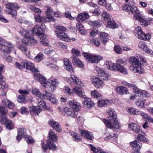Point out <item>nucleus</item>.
<instances>
[{
	"label": "nucleus",
	"instance_id": "56",
	"mask_svg": "<svg viewBox=\"0 0 153 153\" xmlns=\"http://www.w3.org/2000/svg\"><path fill=\"white\" fill-rule=\"evenodd\" d=\"M131 5H129L126 4L123 5L122 6V8L123 11L127 12L128 13H131V11L129 10L130 9V7Z\"/></svg>",
	"mask_w": 153,
	"mask_h": 153
},
{
	"label": "nucleus",
	"instance_id": "60",
	"mask_svg": "<svg viewBox=\"0 0 153 153\" xmlns=\"http://www.w3.org/2000/svg\"><path fill=\"white\" fill-rule=\"evenodd\" d=\"M117 68H118L123 66L122 65L125 64V62L123 59H119L116 62Z\"/></svg>",
	"mask_w": 153,
	"mask_h": 153
},
{
	"label": "nucleus",
	"instance_id": "37",
	"mask_svg": "<svg viewBox=\"0 0 153 153\" xmlns=\"http://www.w3.org/2000/svg\"><path fill=\"white\" fill-rule=\"evenodd\" d=\"M69 133L72 137L74 140L76 141H79L82 140V138L77 133L74 132L72 131H70L69 132Z\"/></svg>",
	"mask_w": 153,
	"mask_h": 153
},
{
	"label": "nucleus",
	"instance_id": "59",
	"mask_svg": "<svg viewBox=\"0 0 153 153\" xmlns=\"http://www.w3.org/2000/svg\"><path fill=\"white\" fill-rule=\"evenodd\" d=\"M89 42L94 45L97 47L99 46L100 44V41L98 39H94L93 40H89Z\"/></svg>",
	"mask_w": 153,
	"mask_h": 153
},
{
	"label": "nucleus",
	"instance_id": "36",
	"mask_svg": "<svg viewBox=\"0 0 153 153\" xmlns=\"http://www.w3.org/2000/svg\"><path fill=\"white\" fill-rule=\"evenodd\" d=\"M89 15L87 13H84L79 15L77 16L76 19L78 21H84L89 17Z\"/></svg>",
	"mask_w": 153,
	"mask_h": 153
},
{
	"label": "nucleus",
	"instance_id": "40",
	"mask_svg": "<svg viewBox=\"0 0 153 153\" xmlns=\"http://www.w3.org/2000/svg\"><path fill=\"white\" fill-rule=\"evenodd\" d=\"M117 27L115 22L112 19L107 22V27H108L113 29L117 28Z\"/></svg>",
	"mask_w": 153,
	"mask_h": 153
},
{
	"label": "nucleus",
	"instance_id": "15",
	"mask_svg": "<svg viewBox=\"0 0 153 153\" xmlns=\"http://www.w3.org/2000/svg\"><path fill=\"white\" fill-rule=\"evenodd\" d=\"M27 42H24V41L23 40L22 44L21 45L19 46L18 48L22 52L24 53L27 56L29 57L30 54V51L27 48Z\"/></svg>",
	"mask_w": 153,
	"mask_h": 153
},
{
	"label": "nucleus",
	"instance_id": "27",
	"mask_svg": "<svg viewBox=\"0 0 153 153\" xmlns=\"http://www.w3.org/2000/svg\"><path fill=\"white\" fill-rule=\"evenodd\" d=\"M130 9L131 10H129L131 12L130 13H128V14H133L134 18L136 19L137 17L136 16H137V15L139 16L140 14L139 11L137 9V7L134 5L131 6Z\"/></svg>",
	"mask_w": 153,
	"mask_h": 153
},
{
	"label": "nucleus",
	"instance_id": "50",
	"mask_svg": "<svg viewBox=\"0 0 153 153\" xmlns=\"http://www.w3.org/2000/svg\"><path fill=\"white\" fill-rule=\"evenodd\" d=\"M53 95L52 94L47 91H44L42 95L44 98L48 100Z\"/></svg>",
	"mask_w": 153,
	"mask_h": 153
},
{
	"label": "nucleus",
	"instance_id": "16",
	"mask_svg": "<svg viewBox=\"0 0 153 153\" xmlns=\"http://www.w3.org/2000/svg\"><path fill=\"white\" fill-rule=\"evenodd\" d=\"M142 144L140 143L137 140H135L134 141L131 142L130 143V146L132 147L134 152L131 153H139L138 152L141 149Z\"/></svg>",
	"mask_w": 153,
	"mask_h": 153
},
{
	"label": "nucleus",
	"instance_id": "42",
	"mask_svg": "<svg viewBox=\"0 0 153 153\" xmlns=\"http://www.w3.org/2000/svg\"><path fill=\"white\" fill-rule=\"evenodd\" d=\"M145 102L144 100H143L140 98L137 99L135 101V104L138 107L144 108L145 107Z\"/></svg>",
	"mask_w": 153,
	"mask_h": 153
},
{
	"label": "nucleus",
	"instance_id": "47",
	"mask_svg": "<svg viewBox=\"0 0 153 153\" xmlns=\"http://www.w3.org/2000/svg\"><path fill=\"white\" fill-rule=\"evenodd\" d=\"M41 44L43 45L47 46L48 45V38L42 34L41 35Z\"/></svg>",
	"mask_w": 153,
	"mask_h": 153
},
{
	"label": "nucleus",
	"instance_id": "64",
	"mask_svg": "<svg viewBox=\"0 0 153 153\" xmlns=\"http://www.w3.org/2000/svg\"><path fill=\"white\" fill-rule=\"evenodd\" d=\"M30 9L33 11L37 13H41V10L38 8L33 6H30Z\"/></svg>",
	"mask_w": 153,
	"mask_h": 153
},
{
	"label": "nucleus",
	"instance_id": "32",
	"mask_svg": "<svg viewBox=\"0 0 153 153\" xmlns=\"http://www.w3.org/2000/svg\"><path fill=\"white\" fill-rule=\"evenodd\" d=\"M82 104L85 107L91 108L94 105V103L91 99L85 98V100L82 102Z\"/></svg>",
	"mask_w": 153,
	"mask_h": 153
},
{
	"label": "nucleus",
	"instance_id": "51",
	"mask_svg": "<svg viewBox=\"0 0 153 153\" xmlns=\"http://www.w3.org/2000/svg\"><path fill=\"white\" fill-rule=\"evenodd\" d=\"M77 28L79 30L80 33L82 35L85 34V30L82 24L78 23L76 25Z\"/></svg>",
	"mask_w": 153,
	"mask_h": 153
},
{
	"label": "nucleus",
	"instance_id": "26",
	"mask_svg": "<svg viewBox=\"0 0 153 153\" xmlns=\"http://www.w3.org/2000/svg\"><path fill=\"white\" fill-rule=\"evenodd\" d=\"M32 31L33 34L37 36L42 35L43 34L42 29L41 27L38 25H35L33 28Z\"/></svg>",
	"mask_w": 153,
	"mask_h": 153
},
{
	"label": "nucleus",
	"instance_id": "31",
	"mask_svg": "<svg viewBox=\"0 0 153 153\" xmlns=\"http://www.w3.org/2000/svg\"><path fill=\"white\" fill-rule=\"evenodd\" d=\"M104 66L107 68L111 70L114 71L117 70L116 65L111 61H106Z\"/></svg>",
	"mask_w": 153,
	"mask_h": 153
},
{
	"label": "nucleus",
	"instance_id": "8",
	"mask_svg": "<svg viewBox=\"0 0 153 153\" xmlns=\"http://www.w3.org/2000/svg\"><path fill=\"white\" fill-rule=\"evenodd\" d=\"M134 34L138 39L145 41L148 40L151 37L149 33L145 34L143 32L140 27H137L135 29Z\"/></svg>",
	"mask_w": 153,
	"mask_h": 153
},
{
	"label": "nucleus",
	"instance_id": "11",
	"mask_svg": "<svg viewBox=\"0 0 153 153\" xmlns=\"http://www.w3.org/2000/svg\"><path fill=\"white\" fill-rule=\"evenodd\" d=\"M14 48L13 46L12 43L5 40L4 43H2L0 45V49L5 55L10 53Z\"/></svg>",
	"mask_w": 153,
	"mask_h": 153
},
{
	"label": "nucleus",
	"instance_id": "3",
	"mask_svg": "<svg viewBox=\"0 0 153 153\" xmlns=\"http://www.w3.org/2000/svg\"><path fill=\"white\" fill-rule=\"evenodd\" d=\"M107 114L109 116L107 119L103 120L106 126L110 128H118L119 126L117 119V115L114 109L109 108L107 111Z\"/></svg>",
	"mask_w": 153,
	"mask_h": 153
},
{
	"label": "nucleus",
	"instance_id": "49",
	"mask_svg": "<svg viewBox=\"0 0 153 153\" xmlns=\"http://www.w3.org/2000/svg\"><path fill=\"white\" fill-rule=\"evenodd\" d=\"M121 83L122 84L126 86H128L130 88H132L134 91L135 90H137V86L135 85L129 83L124 81H122L121 82Z\"/></svg>",
	"mask_w": 153,
	"mask_h": 153
},
{
	"label": "nucleus",
	"instance_id": "22",
	"mask_svg": "<svg viewBox=\"0 0 153 153\" xmlns=\"http://www.w3.org/2000/svg\"><path fill=\"white\" fill-rule=\"evenodd\" d=\"M69 104L72 108L75 111H78L80 108V105L79 102L74 100H71L69 102Z\"/></svg>",
	"mask_w": 153,
	"mask_h": 153
},
{
	"label": "nucleus",
	"instance_id": "10",
	"mask_svg": "<svg viewBox=\"0 0 153 153\" xmlns=\"http://www.w3.org/2000/svg\"><path fill=\"white\" fill-rule=\"evenodd\" d=\"M64 90L67 93L69 94H74L75 93L80 97H82L84 94L82 89L78 86H75L74 88L72 89H71L68 86H65L64 87Z\"/></svg>",
	"mask_w": 153,
	"mask_h": 153
},
{
	"label": "nucleus",
	"instance_id": "13",
	"mask_svg": "<svg viewBox=\"0 0 153 153\" xmlns=\"http://www.w3.org/2000/svg\"><path fill=\"white\" fill-rule=\"evenodd\" d=\"M94 68L102 79L105 80L108 79V74L107 72L105 71L103 69L97 65L94 66Z\"/></svg>",
	"mask_w": 153,
	"mask_h": 153
},
{
	"label": "nucleus",
	"instance_id": "29",
	"mask_svg": "<svg viewBox=\"0 0 153 153\" xmlns=\"http://www.w3.org/2000/svg\"><path fill=\"white\" fill-rule=\"evenodd\" d=\"M136 17V20L140 21L142 25L146 26L149 25V24L150 22L149 21L146 20L145 19L141 16L140 14L139 16L137 15Z\"/></svg>",
	"mask_w": 153,
	"mask_h": 153
},
{
	"label": "nucleus",
	"instance_id": "5",
	"mask_svg": "<svg viewBox=\"0 0 153 153\" xmlns=\"http://www.w3.org/2000/svg\"><path fill=\"white\" fill-rule=\"evenodd\" d=\"M18 135L16 138L18 141H20L22 137H24L25 140L27 144L33 143L34 140L30 136H28L26 134V129L25 128H20L18 129Z\"/></svg>",
	"mask_w": 153,
	"mask_h": 153
},
{
	"label": "nucleus",
	"instance_id": "52",
	"mask_svg": "<svg viewBox=\"0 0 153 153\" xmlns=\"http://www.w3.org/2000/svg\"><path fill=\"white\" fill-rule=\"evenodd\" d=\"M140 115L144 119H146L148 121L153 123V118L149 116L147 114L143 112H140Z\"/></svg>",
	"mask_w": 153,
	"mask_h": 153
},
{
	"label": "nucleus",
	"instance_id": "41",
	"mask_svg": "<svg viewBox=\"0 0 153 153\" xmlns=\"http://www.w3.org/2000/svg\"><path fill=\"white\" fill-rule=\"evenodd\" d=\"M102 19L104 21H108L111 19L112 17L109 13L105 11H103L102 13Z\"/></svg>",
	"mask_w": 153,
	"mask_h": 153
},
{
	"label": "nucleus",
	"instance_id": "17",
	"mask_svg": "<svg viewBox=\"0 0 153 153\" xmlns=\"http://www.w3.org/2000/svg\"><path fill=\"white\" fill-rule=\"evenodd\" d=\"M24 63H25L24 68H26L27 69L29 70L32 72H34L35 73L38 72V69L35 67L33 63L27 61H24Z\"/></svg>",
	"mask_w": 153,
	"mask_h": 153
},
{
	"label": "nucleus",
	"instance_id": "18",
	"mask_svg": "<svg viewBox=\"0 0 153 153\" xmlns=\"http://www.w3.org/2000/svg\"><path fill=\"white\" fill-rule=\"evenodd\" d=\"M91 81L94 85L98 88L101 86L103 83L101 79L96 76L91 77Z\"/></svg>",
	"mask_w": 153,
	"mask_h": 153
},
{
	"label": "nucleus",
	"instance_id": "35",
	"mask_svg": "<svg viewBox=\"0 0 153 153\" xmlns=\"http://www.w3.org/2000/svg\"><path fill=\"white\" fill-rule=\"evenodd\" d=\"M64 111L68 116L74 117L75 115V111L72 108L66 107Z\"/></svg>",
	"mask_w": 153,
	"mask_h": 153
},
{
	"label": "nucleus",
	"instance_id": "25",
	"mask_svg": "<svg viewBox=\"0 0 153 153\" xmlns=\"http://www.w3.org/2000/svg\"><path fill=\"white\" fill-rule=\"evenodd\" d=\"M80 133L82 136L88 140H92L94 138L92 133L88 131L81 130Z\"/></svg>",
	"mask_w": 153,
	"mask_h": 153
},
{
	"label": "nucleus",
	"instance_id": "7",
	"mask_svg": "<svg viewBox=\"0 0 153 153\" xmlns=\"http://www.w3.org/2000/svg\"><path fill=\"white\" fill-rule=\"evenodd\" d=\"M7 9L5 10L7 14H10L12 15L13 17L16 18L17 12L16 10L19 8V7L16 4L9 2L5 5Z\"/></svg>",
	"mask_w": 153,
	"mask_h": 153
},
{
	"label": "nucleus",
	"instance_id": "53",
	"mask_svg": "<svg viewBox=\"0 0 153 153\" xmlns=\"http://www.w3.org/2000/svg\"><path fill=\"white\" fill-rule=\"evenodd\" d=\"M91 150L93 151L94 153H106L103 150L101 149H97L95 147L91 145Z\"/></svg>",
	"mask_w": 153,
	"mask_h": 153
},
{
	"label": "nucleus",
	"instance_id": "44",
	"mask_svg": "<svg viewBox=\"0 0 153 153\" xmlns=\"http://www.w3.org/2000/svg\"><path fill=\"white\" fill-rule=\"evenodd\" d=\"M91 96L93 98L100 99L102 97L101 94L96 90L91 91Z\"/></svg>",
	"mask_w": 153,
	"mask_h": 153
},
{
	"label": "nucleus",
	"instance_id": "55",
	"mask_svg": "<svg viewBox=\"0 0 153 153\" xmlns=\"http://www.w3.org/2000/svg\"><path fill=\"white\" fill-rule=\"evenodd\" d=\"M43 54L42 53H39L34 58V61L36 62H40L43 58Z\"/></svg>",
	"mask_w": 153,
	"mask_h": 153
},
{
	"label": "nucleus",
	"instance_id": "23",
	"mask_svg": "<svg viewBox=\"0 0 153 153\" xmlns=\"http://www.w3.org/2000/svg\"><path fill=\"white\" fill-rule=\"evenodd\" d=\"M129 128L136 133H139L141 131L140 126L136 123H129L128 124Z\"/></svg>",
	"mask_w": 153,
	"mask_h": 153
},
{
	"label": "nucleus",
	"instance_id": "14",
	"mask_svg": "<svg viewBox=\"0 0 153 153\" xmlns=\"http://www.w3.org/2000/svg\"><path fill=\"white\" fill-rule=\"evenodd\" d=\"M19 92L21 95L18 96V101L21 103H25L26 101L25 99L26 95L28 94L29 92L26 90H19Z\"/></svg>",
	"mask_w": 153,
	"mask_h": 153
},
{
	"label": "nucleus",
	"instance_id": "43",
	"mask_svg": "<svg viewBox=\"0 0 153 153\" xmlns=\"http://www.w3.org/2000/svg\"><path fill=\"white\" fill-rule=\"evenodd\" d=\"M19 33L23 36L25 39V41H26L27 38L30 36L29 35V32L24 28H21L19 31Z\"/></svg>",
	"mask_w": 153,
	"mask_h": 153
},
{
	"label": "nucleus",
	"instance_id": "21",
	"mask_svg": "<svg viewBox=\"0 0 153 153\" xmlns=\"http://www.w3.org/2000/svg\"><path fill=\"white\" fill-rule=\"evenodd\" d=\"M116 92L119 95H124L129 94L127 88L123 86H118L115 88Z\"/></svg>",
	"mask_w": 153,
	"mask_h": 153
},
{
	"label": "nucleus",
	"instance_id": "28",
	"mask_svg": "<svg viewBox=\"0 0 153 153\" xmlns=\"http://www.w3.org/2000/svg\"><path fill=\"white\" fill-rule=\"evenodd\" d=\"M134 92L136 94H138L140 97H142L147 98L149 96V94L147 92L144 90H141L137 86V90H135Z\"/></svg>",
	"mask_w": 153,
	"mask_h": 153
},
{
	"label": "nucleus",
	"instance_id": "54",
	"mask_svg": "<svg viewBox=\"0 0 153 153\" xmlns=\"http://www.w3.org/2000/svg\"><path fill=\"white\" fill-rule=\"evenodd\" d=\"M117 70L123 74L126 75L128 74V73L127 69L123 66L118 68H117Z\"/></svg>",
	"mask_w": 153,
	"mask_h": 153
},
{
	"label": "nucleus",
	"instance_id": "46",
	"mask_svg": "<svg viewBox=\"0 0 153 153\" xmlns=\"http://www.w3.org/2000/svg\"><path fill=\"white\" fill-rule=\"evenodd\" d=\"M34 18L35 21L39 22H43L45 20V19L44 17L39 14L34 15Z\"/></svg>",
	"mask_w": 153,
	"mask_h": 153
},
{
	"label": "nucleus",
	"instance_id": "30",
	"mask_svg": "<svg viewBox=\"0 0 153 153\" xmlns=\"http://www.w3.org/2000/svg\"><path fill=\"white\" fill-rule=\"evenodd\" d=\"M112 102V101L110 100H98L97 102L98 106L100 107L108 105Z\"/></svg>",
	"mask_w": 153,
	"mask_h": 153
},
{
	"label": "nucleus",
	"instance_id": "6",
	"mask_svg": "<svg viewBox=\"0 0 153 153\" xmlns=\"http://www.w3.org/2000/svg\"><path fill=\"white\" fill-rule=\"evenodd\" d=\"M39 106H33L30 107V111L34 113L35 115H38L42 110V108L44 109L50 110L49 108H47L46 104L43 101L42 98H40L38 99V102Z\"/></svg>",
	"mask_w": 153,
	"mask_h": 153
},
{
	"label": "nucleus",
	"instance_id": "45",
	"mask_svg": "<svg viewBox=\"0 0 153 153\" xmlns=\"http://www.w3.org/2000/svg\"><path fill=\"white\" fill-rule=\"evenodd\" d=\"M1 73H0V89H4L7 87L8 85L3 81L4 77L2 75Z\"/></svg>",
	"mask_w": 153,
	"mask_h": 153
},
{
	"label": "nucleus",
	"instance_id": "4",
	"mask_svg": "<svg viewBox=\"0 0 153 153\" xmlns=\"http://www.w3.org/2000/svg\"><path fill=\"white\" fill-rule=\"evenodd\" d=\"M48 136V138L47 140V144H44L42 141L41 142L42 149L45 151L48 149L53 151H55L57 149V147L53 141H57L58 140V137L52 130H50L49 131Z\"/></svg>",
	"mask_w": 153,
	"mask_h": 153
},
{
	"label": "nucleus",
	"instance_id": "24",
	"mask_svg": "<svg viewBox=\"0 0 153 153\" xmlns=\"http://www.w3.org/2000/svg\"><path fill=\"white\" fill-rule=\"evenodd\" d=\"M48 123L52 128H54L56 131L59 132H61L62 131L60 126L58 123L54 120H51L49 121Z\"/></svg>",
	"mask_w": 153,
	"mask_h": 153
},
{
	"label": "nucleus",
	"instance_id": "12",
	"mask_svg": "<svg viewBox=\"0 0 153 153\" xmlns=\"http://www.w3.org/2000/svg\"><path fill=\"white\" fill-rule=\"evenodd\" d=\"M0 123L3 124H6V127L9 130L13 129L14 128L12 121L9 119L7 117H5L3 118L1 117L0 118Z\"/></svg>",
	"mask_w": 153,
	"mask_h": 153
},
{
	"label": "nucleus",
	"instance_id": "34",
	"mask_svg": "<svg viewBox=\"0 0 153 153\" xmlns=\"http://www.w3.org/2000/svg\"><path fill=\"white\" fill-rule=\"evenodd\" d=\"M72 63L73 64L76 66H79L81 68H83L84 65L79 59L76 57L73 58Z\"/></svg>",
	"mask_w": 153,
	"mask_h": 153
},
{
	"label": "nucleus",
	"instance_id": "19",
	"mask_svg": "<svg viewBox=\"0 0 153 153\" xmlns=\"http://www.w3.org/2000/svg\"><path fill=\"white\" fill-rule=\"evenodd\" d=\"M138 47L145 52L153 55V51L147 47L145 42L143 41L140 42L138 44Z\"/></svg>",
	"mask_w": 153,
	"mask_h": 153
},
{
	"label": "nucleus",
	"instance_id": "48",
	"mask_svg": "<svg viewBox=\"0 0 153 153\" xmlns=\"http://www.w3.org/2000/svg\"><path fill=\"white\" fill-rule=\"evenodd\" d=\"M32 92L33 94L37 97L39 99L42 98V96L39 91L36 88H33L32 89Z\"/></svg>",
	"mask_w": 153,
	"mask_h": 153
},
{
	"label": "nucleus",
	"instance_id": "58",
	"mask_svg": "<svg viewBox=\"0 0 153 153\" xmlns=\"http://www.w3.org/2000/svg\"><path fill=\"white\" fill-rule=\"evenodd\" d=\"M25 41L27 42V43L29 42L32 45H34L35 44L37 43L36 40L30 36H29L28 38H27L26 41Z\"/></svg>",
	"mask_w": 153,
	"mask_h": 153
},
{
	"label": "nucleus",
	"instance_id": "39",
	"mask_svg": "<svg viewBox=\"0 0 153 153\" xmlns=\"http://www.w3.org/2000/svg\"><path fill=\"white\" fill-rule=\"evenodd\" d=\"M127 112L130 114L136 115L140 114L141 111L139 112L138 110L133 107H129L127 109Z\"/></svg>",
	"mask_w": 153,
	"mask_h": 153
},
{
	"label": "nucleus",
	"instance_id": "20",
	"mask_svg": "<svg viewBox=\"0 0 153 153\" xmlns=\"http://www.w3.org/2000/svg\"><path fill=\"white\" fill-rule=\"evenodd\" d=\"M55 33L56 36L62 40L67 42L71 41V38L66 33L62 32H59L58 31H56Z\"/></svg>",
	"mask_w": 153,
	"mask_h": 153
},
{
	"label": "nucleus",
	"instance_id": "38",
	"mask_svg": "<svg viewBox=\"0 0 153 153\" xmlns=\"http://www.w3.org/2000/svg\"><path fill=\"white\" fill-rule=\"evenodd\" d=\"M100 36L101 38V40L102 43L104 45H105L108 41V39L106 38L108 36V34L105 32H101L100 33Z\"/></svg>",
	"mask_w": 153,
	"mask_h": 153
},
{
	"label": "nucleus",
	"instance_id": "9",
	"mask_svg": "<svg viewBox=\"0 0 153 153\" xmlns=\"http://www.w3.org/2000/svg\"><path fill=\"white\" fill-rule=\"evenodd\" d=\"M82 55L87 62L90 63H97L103 59L100 56L95 55L88 53H84Z\"/></svg>",
	"mask_w": 153,
	"mask_h": 153
},
{
	"label": "nucleus",
	"instance_id": "61",
	"mask_svg": "<svg viewBox=\"0 0 153 153\" xmlns=\"http://www.w3.org/2000/svg\"><path fill=\"white\" fill-rule=\"evenodd\" d=\"M7 112L8 111L7 108L4 107L0 106V114L1 116L5 115Z\"/></svg>",
	"mask_w": 153,
	"mask_h": 153
},
{
	"label": "nucleus",
	"instance_id": "2",
	"mask_svg": "<svg viewBox=\"0 0 153 153\" xmlns=\"http://www.w3.org/2000/svg\"><path fill=\"white\" fill-rule=\"evenodd\" d=\"M139 59L143 62H146V59L143 58L140 55L137 54L135 56H132L129 58V62L132 64L130 67V69L134 73L143 74L144 72L143 67L144 65L139 61Z\"/></svg>",
	"mask_w": 153,
	"mask_h": 153
},
{
	"label": "nucleus",
	"instance_id": "62",
	"mask_svg": "<svg viewBox=\"0 0 153 153\" xmlns=\"http://www.w3.org/2000/svg\"><path fill=\"white\" fill-rule=\"evenodd\" d=\"M71 52L74 56H79L80 55V52L78 50L73 48L71 50Z\"/></svg>",
	"mask_w": 153,
	"mask_h": 153
},
{
	"label": "nucleus",
	"instance_id": "33",
	"mask_svg": "<svg viewBox=\"0 0 153 153\" xmlns=\"http://www.w3.org/2000/svg\"><path fill=\"white\" fill-rule=\"evenodd\" d=\"M72 85H81L82 82L80 79L74 74H71Z\"/></svg>",
	"mask_w": 153,
	"mask_h": 153
},
{
	"label": "nucleus",
	"instance_id": "57",
	"mask_svg": "<svg viewBox=\"0 0 153 153\" xmlns=\"http://www.w3.org/2000/svg\"><path fill=\"white\" fill-rule=\"evenodd\" d=\"M25 64L24 61L21 62L20 64L18 62H16L15 63V65L16 68L22 70L24 68Z\"/></svg>",
	"mask_w": 153,
	"mask_h": 153
},
{
	"label": "nucleus",
	"instance_id": "1",
	"mask_svg": "<svg viewBox=\"0 0 153 153\" xmlns=\"http://www.w3.org/2000/svg\"><path fill=\"white\" fill-rule=\"evenodd\" d=\"M34 78L35 79L38 80L43 86L48 88L49 91L52 92L56 89L59 84L57 79H53L52 77L46 81L45 78L38 72L34 74Z\"/></svg>",
	"mask_w": 153,
	"mask_h": 153
},
{
	"label": "nucleus",
	"instance_id": "63",
	"mask_svg": "<svg viewBox=\"0 0 153 153\" xmlns=\"http://www.w3.org/2000/svg\"><path fill=\"white\" fill-rule=\"evenodd\" d=\"M138 139L141 141L144 142H148V140L146 138V137L143 135L139 134L137 136Z\"/></svg>",
	"mask_w": 153,
	"mask_h": 153
}]
</instances>
